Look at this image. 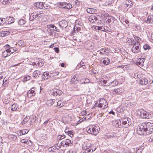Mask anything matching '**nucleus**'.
<instances>
[{
    "mask_svg": "<svg viewBox=\"0 0 153 153\" xmlns=\"http://www.w3.org/2000/svg\"><path fill=\"white\" fill-rule=\"evenodd\" d=\"M25 21L24 19H20L18 22L19 25H23L25 24Z\"/></svg>",
    "mask_w": 153,
    "mask_h": 153,
    "instance_id": "f704fd0d",
    "label": "nucleus"
},
{
    "mask_svg": "<svg viewBox=\"0 0 153 153\" xmlns=\"http://www.w3.org/2000/svg\"><path fill=\"white\" fill-rule=\"evenodd\" d=\"M121 120L122 123L124 125L127 124L128 126H129L131 124V122L130 121L131 120L129 118H123Z\"/></svg>",
    "mask_w": 153,
    "mask_h": 153,
    "instance_id": "f8f14e48",
    "label": "nucleus"
},
{
    "mask_svg": "<svg viewBox=\"0 0 153 153\" xmlns=\"http://www.w3.org/2000/svg\"><path fill=\"white\" fill-rule=\"evenodd\" d=\"M17 106L16 105L14 104L12 105L11 107V110L13 111H16L17 110Z\"/></svg>",
    "mask_w": 153,
    "mask_h": 153,
    "instance_id": "72a5a7b5",
    "label": "nucleus"
},
{
    "mask_svg": "<svg viewBox=\"0 0 153 153\" xmlns=\"http://www.w3.org/2000/svg\"><path fill=\"white\" fill-rule=\"evenodd\" d=\"M46 4L42 2H38L35 3L34 6L36 7L41 9H47V8L45 7Z\"/></svg>",
    "mask_w": 153,
    "mask_h": 153,
    "instance_id": "1a4fd4ad",
    "label": "nucleus"
},
{
    "mask_svg": "<svg viewBox=\"0 0 153 153\" xmlns=\"http://www.w3.org/2000/svg\"><path fill=\"white\" fill-rule=\"evenodd\" d=\"M148 82V80L146 78H142L140 80V83L142 85H146L147 84Z\"/></svg>",
    "mask_w": 153,
    "mask_h": 153,
    "instance_id": "6ab92c4d",
    "label": "nucleus"
},
{
    "mask_svg": "<svg viewBox=\"0 0 153 153\" xmlns=\"http://www.w3.org/2000/svg\"><path fill=\"white\" fill-rule=\"evenodd\" d=\"M102 60V63L106 65H108L110 62V59L108 58H103Z\"/></svg>",
    "mask_w": 153,
    "mask_h": 153,
    "instance_id": "aec40b11",
    "label": "nucleus"
},
{
    "mask_svg": "<svg viewBox=\"0 0 153 153\" xmlns=\"http://www.w3.org/2000/svg\"><path fill=\"white\" fill-rule=\"evenodd\" d=\"M85 63H84V62L81 63V62L80 64H78V66H80V67H82L83 68H84V67H83V66H85Z\"/></svg>",
    "mask_w": 153,
    "mask_h": 153,
    "instance_id": "864d4df0",
    "label": "nucleus"
},
{
    "mask_svg": "<svg viewBox=\"0 0 153 153\" xmlns=\"http://www.w3.org/2000/svg\"><path fill=\"white\" fill-rule=\"evenodd\" d=\"M11 55V53L9 52L8 49H6L2 52V56L4 58H6Z\"/></svg>",
    "mask_w": 153,
    "mask_h": 153,
    "instance_id": "4468645a",
    "label": "nucleus"
},
{
    "mask_svg": "<svg viewBox=\"0 0 153 153\" xmlns=\"http://www.w3.org/2000/svg\"><path fill=\"white\" fill-rule=\"evenodd\" d=\"M126 7H128V8H127L128 9L132 6V4L131 1H127L126 3Z\"/></svg>",
    "mask_w": 153,
    "mask_h": 153,
    "instance_id": "473e14b6",
    "label": "nucleus"
},
{
    "mask_svg": "<svg viewBox=\"0 0 153 153\" xmlns=\"http://www.w3.org/2000/svg\"><path fill=\"white\" fill-rule=\"evenodd\" d=\"M72 7V5L71 4L69 3H67L66 4V7L65 9H70Z\"/></svg>",
    "mask_w": 153,
    "mask_h": 153,
    "instance_id": "a18cd8bd",
    "label": "nucleus"
},
{
    "mask_svg": "<svg viewBox=\"0 0 153 153\" xmlns=\"http://www.w3.org/2000/svg\"><path fill=\"white\" fill-rule=\"evenodd\" d=\"M29 119H28V117H25L23 120L22 121L21 123L22 125H24L28 121Z\"/></svg>",
    "mask_w": 153,
    "mask_h": 153,
    "instance_id": "58836bf2",
    "label": "nucleus"
},
{
    "mask_svg": "<svg viewBox=\"0 0 153 153\" xmlns=\"http://www.w3.org/2000/svg\"><path fill=\"white\" fill-rule=\"evenodd\" d=\"M91 148V144L89 143H85L82 146V149L83 150H86Z\"/></svg>",
    "mask_w": 153,
    "mask_h": 153,
    "instance_id": "2eb2a0df",
    "label": "nucleus"
},
{
    "mask_svg": "<svg viewBox=\"0 0 153 153\" xmlns=\"http://www.w3.org/2000/svg\"><path fill=\"white\" fill-rule=\"evenodd\" d=\"M40 72L38 70L35 71L33 73V76L35 78H38L39 75H40Z\"/></svg>",
    "mask_w": 153,
    "mask_h": 153,
    "instance_id": "4be33fe9",
    "label": "nucleus"
},
{
    "mask_svg": "<svg viewBox=\"0 0 153 153\" xmlns=\"http://www.w3.org/2000/svg\"><path fill=\"white\" fill-rule=\"evenodd\" d=\"M44 16L43 12L42 11H40L37 12V13H33L30 16V19L31 21L33 20L34 19L37 18H41Z\"/></svg>",
    "mask_w": 153,
    "mask_h": 153,
    "instance_id": "20e7f679",
    "label": "nucleus"
},
{
    "mask_svg": "<svg viewBox=\"0 0 153 153\" xmlns=\"http://www.w3.org/2000/svg\"><path fill=\"white\" fill-rule=\"evenodd\" d=\"M61 145L64 147H67L68 146H71L72 144L71 140L68 139H64L60 143Z\"/></svg>",
    "mask_w": 153,
    "mask_h": 153,
    "instance_id": "0eeeda50",
    "label": "nucleus"
},
{
    "mask_svg": "<svg viewBox=\"0 0 153 153\" xmlns=\"http://www.w3.org/2000/svg\"><path fill=\"white\" fill-rule=\"evenodd\" d=\"M25 79H25L26 80H29L30 79V76H26V77L25 78Z\"/></svg>",
    "mask_w": 153,
    "mask_h": 153,
    "instance_id": "69168bd1",
    "label": "nucleus"
},
{
    "mask_svg": "<svg viewBox=\"0 0 153 153\" xmlns=\"http://www.w3.org/2000/svg\"><path fill=\"white\" fill-rule=\"evenodd\" d=\"M71 137H72L73 136V132L71 131H69V132L67 134Z\"/></svg>",
    "mask_w": 153,
    "mask_h": 153,
    "instance_id": "5fc2aeb1",
    "label": "nucleus"
},
{
    "mask_svg": "<svg viewBox=\"0 0 153 153\" xmlns=\"http://www.w3.org/2000/svg\"><path fill=\"white\" fill-rule=\"evenodd\" d=\"M4 47L5 49H10V46L8 45H6L4 46Z\"/></svg>",
    "mask_w": 153,
    "mask_h": 153,
    "instance_id": "4d7b16f0",
    "label": "nucleus"
},
{
    "mask_svg": "<svg viewBox=\"0 0 153 153\" xmlns=\"http://www.w3.org/2000/svg\"><path fill=\"white\" fill-rule=\"evenodd\" d=\"M35 90V88H33L27 92V96L29 98H31L35 95L36 92Z\"/></svg>",
    "mask_w": 153,
    "mask_h": 153,
    "instance_id": "9d476101",
    "label": "nucleus"
},
{
    "mask_svg": "<svg viewBox=\"0 0 153 153\" xmlns=\"http://www.w3.org/2000/svg\"><path fill=\"white\" fill-rule=\"evenodd\" d=\"M83 81L82 82L81 84H85L86 83H88L89 82V80L88 79H82Z\"/></svg>",
    "mask_w": 153,
    "mask_h": 153,
    "instance_id": "e433bc0d",
    "label": "nucleus"
},
{
    "mask_svg": "<svg viewBox=\"0 0 153 153\" xmlns=\"http://www.w3.org/2000/svg\"><path fill=\"white\" fill-rule=\"evenodd\" d=\"M10 33V32L8 31H3L1 33V36L2 37L8 35Z\"/></svg>",
    "mask_w": 153,
    "mask_h": 153,
    "instance_id": "393cba45",
    "label": "nucleus"
},
{
    "mask_svg": "<svg viewBox=\"0 0 153 153\" xmlns=\"http://www.w3.org/2000/svg\"><path fill=\"white\" fill-rule=\"evenodd\" d=\"M61 101H59L57 103V105L60 106V107H61L63 105L62 104H61Z\"/></svg>",
    "mask_w": 153,
    "mask_h": 153,
    "instance_id": "6e6d98bb",
    "label": "nucleus"
},
{
    "mask_svg": "<svg viewBox=\"0 0 153 153\" xmlns=\"http://www.w3.org/2000/svg\"><path fill=\"white\" fill-rule=\"evenodd\" d=\"M91 148H90L88 149L85 150L84 152L83 153H91Z\"/></svg>",
    "mask_w": 153,
    "mask_h": 153,
    "instance_id": "c03bdc74",
    "label": "nucleus"
},
{
    "mask_svg": "<svg viewBox=\"0 0 153 153\" xmlns=\"http://www.w3.org/2000/svg\"><path fill=\"white\" fill-rule=\"evenodd\" d=\"M5 19L0 18V25H2L5 22Z\"/></svg>",
    "mask_w": 153,
    "mask_h": 153,
    "instance_id": "ea45409f",
    "label": "nucleus"
},
{
    "mask_svg": "<svg viewBox=\"0 0 153 153\" xmlns=\"http://www.w3.org/2000/svg\"><path fill=\"white\" fill-rule=\"evenodd\" d=\"M75 4H76V5H79V2L77 0H75L74 1Z\"/></svg>",
    "mask_w": 153,
    "mask_h": 153,
    "instance_id": "e2e57ef3",
    "label": "nucleus"
},
{
    "mask_svg": "<svg viewBox=\"0 0 153 153\" xmlns=\"http://www.w3.org/2000/svg\"><path fill=\"white\" fill-rule=\"evenodd\" d=\"M138 74L137 73H135L134 74V77L135 78H137L138 77Z\"/></svg>",
    "mask_w": 153,
    "mask_h": 153,
    "instance_id": "0e129e2a",
    "label": "nucleus"
},
{
    "mask_svg": "<svg viewBox=\"0 0 153 153\" xmlns=\"http://www.w3.org/2000/svg\"><path fill=\"white\" fill-rule=\"evenodd\" d=\"M113 125L116 127H119V122L118 120H115L113 122Z\"/></svg>",
    "mask_w": 153,
    "mask_h": 153,
    "instance_id": "2f4dec72",
    "label": "nucleus"
},
{
    "mask_svg": "<svg viewBox=\"0 0 153 153\" xmlns=\"http://www.w3.org/2000/svg\"><path fill=\"white\" fill-rule=\"evenodd\" d=\"M55 51L56 52L58 53L59 52V49L58 48H54Z\"/></svg>",
    "mask_w": 153,
    "mask_h": 153,
    "instance_id": "338daca9",
    "label": "nucleus"
},
{
    "mask_svg": "<svg viewBox=\"0 0 153 153\" xmlns=\"http://www.w3.org/2000/svg\"><path fill=\"white\" fill-rule=\"evenodd\" d=\"M42 78L44 80H46L48 78V77H51V75L47 72H44L42 76Z\"/></svg>",
    "mask_w": 153,
    "mask_h": 153,
    "instance_id": "dca6fc26",
    "label": "nucleus"
},
{
    "mask_svg": "<svg viewBox=\"0 0 153 153\" xmlns=\"http://www.w3.org/2000/svg\"><path fill=\"white\" fill-rule=\"evenodd\" d=\"M21 142L22 143H26L27 144H29V145H31L32 144L31 141L29 140H27V141H26L25 139H22L21 140Z\"/></svg>",
    "mask_w": 153,
    "mask_h": 153,
    "instance_id": "b1692460",
    "label": "nucleus"
},
{
    "mask_svg": "<svg viewBox=\"0 0 153 153\" xmlns=\"http://www.w3.org/2000/svg\"><path fill=\"white\" fill-rule=\"evenodd\" d=\"M78 81V79L76 78L75 75L74 77L71 79V82L72 84L75 85L77 83Z\"/></svg>",
    "mask_w": 153,
    "mask_h": 153,
    "instance_id": "a211bd4d",
    "label": "nucleus"
},
{
    "mask_svg": "<svg viewBox=\"0 0 153 153\" xmlns=\"http://www.w3.org/2000/svg\"><path fill=\"white\" fill-rule=\"evenodd\" d=\"M8 51L9 52L11 53V54L15 52L16 50H14L13 47H11L10 48V49H8Z\"/></svg>",
    "mask_w": 153,
    "mask_h": 153,
    "instance_id": "de8ad7c7",
    "label": "nucleus"
},
{
    "mask_svg": "<svg viewBox=\"0 0 153 153\" xmlns=\"http://www.w3.org/2000/svg\"><path fill=\"white\" fill-rule=\"evenodd\" d=\"M2 141H3V140H2V139L1 138V137H0V144H1V145L0 144V145H1L2 146H3V142H2Z\"/></svg>",
    "mask_w": 153,
    "mask_h": 153,
    "instance_id": "052dcab7",
    "label": "nucleus"
},
{
    "mask_svg": "<svg viewBox=\"0 0 153 153\" xmlns=\"http://www.w3.org/2000/svg\"><path fill=\"white\" fill-rule=\"evenodd\" d=\"M11 137L13 139L16 140L17 138V137L15 135H11Z\"/></svg>",
    "mask_w": 153,
    "mask_h": 153,
    "instance_id": "bf43d9fd",
    "label": "nucleus"
},
{
    "mask_svg": "<svg viewBox=\"0 0 153 153\" xmlns=\"http://www.w3.org/2000/svg\"><path fill=\"white\" fill-rule=\"evenodd\" d=\"M103 82L104 84H106V85L112 87L116 86L118 84V82L116 80L111 81L109 80H103Z\"/></svg>",
    "mask_w": 153,
    "mask_h": 153,
    "instance_id": "423d86ee",
    "label": "nucleus"
},
{
    "mask_svg": "<svg viewBox=\"0 0 153 153\" xmlns=\"http://www.w3.org/2000/svg\"><path fill=\"white\" fill-rule=\"evenodd\" d=\"M37 65L39 66H42L43 65L44 63L42 59L39 60V61H36Z\"/></svg>",
    "mask_w": 153,
    "mask_h": 153,
    "instance_id": "c756f323",
    "label": "nucleus"
},
{
    "mask_svg": "<svg viewBox=\"0 0 153 153\" xmlns=\"http://www.w3.org/2000/svg\"><path fill=\"white\" fill-rule=\"evenodd\" d=\"M143 48L145 50L149 49L151 48L147 44L143 46Z\"/></svg>",
    "mask_w": 153,
    "mask_h": 153,
    "instance_id": "79ce46f5",
    "label": "nucleus"
},
{
    "mask_svg": "<svg viewBox=\"0 0 153 153\" xmlns=\"http://www.w3.org/2000/svg\"><path fill=\"white\" fill-rule=\"evenodd\" d=\"M67 3L65 2H62V3H61L60 5L62 6V7H63L64 8H65L66 7V4H67Z\"/></svg>",
    "mask_w": 153,
    "mask_h": 153,
    "instance_id": "09e8293b",
    "label": "nucleus"
},
{
    "mask_svg": "<svg viewBox=\"0 0 153 153\" xmlns=\"http://www.w3.org/2000/svg\"><path fill=\"white\" fill-rule=\"evenodd\" d=\"M90 22L91 23H95L97 24L98 22V19L96 16L94 15H91L88 18Z\"/></svg>",
    "mask_w": 153,
    "mask_h": 153,
    "instance_id": "6e6552de",
    "label": "nucleus"
},
{
    "mask_svg": "<svg viewBox=\"0 0 153 153\" xmlns=\"http://www.w3.org/2000/svg\"><path fill=\"white\" fill-rule=\"evenodd\" d=\"M113 3L112 1L108 0L105 3V5L107 6L108 5H111Z\"/></svg>",
    "mask_w": 153,
    "mask_h": 153,
    "instance_id": "c9c22d12",
    "label": "nucleus"
},
{
    "mask_svg": "<svg viewBox=\"0 0 153 153\" xmlns=\"http://www.w3.org/2000/svg\"><path fill=\"white\" fill-rule=\"evenodd\" d=\"M21 47H24L25 46V44L24 42L23 41L20 40L18 41V42L17 43Z\"/></svg>",
    "mask_w": 153,
    "mask_h": 153,
    "instance_id": "bb28decb",
    "label": "nucleus"
},
{
    "mask_svg": "<svg viewBox=\"0 0 153 153\" xmlns=\"http://www.w3.org/2000/svg\"><path fill=\"white\" fill-rule=\"evenodd\" d=\"M66 23L67 22L65 20H62L60 22L59 24L61 26H62V27H63L67 26Z\"/></svg>",
    "mask_w": 153,
    "mask_h": 153,
    "instance_id": "a878e982",
    "label": "nucleus"
},
{
    "mask_svg": "<svg viewBox=\"0 0 153 153\" xmlns=\"http://www.w3.org/2000/svg\"><path fill=\"white\" fill-rule=\"evenodd\" d=\"M134 37L135 39L137 40V42H138V41L139 40V38L137 36H135V35L134 36Z\"/></svg>",
    "mask_w": 153,
    "mask_h": 153,
    "instance_id": "680f3d73",
    "label": "nucleus"
},
{
    "mask_svg": "<svg viewBox=\"0 0 153 153\" xmlns=\"http://www.w3.org/2000/svg\"><path fill=\"white\" fill-rule=\"evenodd\" d=\"M114 91L115 93L117 94H120V93H121L122 91L119 88L114 89Z\"/></svg>",
    "mask_w": 153,
    "mask_h": 153,
    "instance_id": "37998d69",
    "label": "nucleus"
},
{
    "mask_svg": "<svg viewBox=\"0 0 153 153\" xmlns=\"http://www.w3.org/2000/svg\"><path fill=\"white\" fill-rule=\"evenodd\" d=\"M96 29H97L101 30L102 31H104L105 30V27L102 26H97L96 27Z\"/></svg>",
    "mask_w": 153,
    "mask_h": 153,
    "instance_id": "a19ab883",
    "label": "nucleus"
},
{
    "mask_svg": "<svg viewBox=\"0 0 153 153\" xmlns=\"http://www.w3.org/2000/svg\"><path fill=\"white\" fill-rule=\"evenodd\" d=\"M62 93V92L59 89H55L51 93V95L54 96H60Z\"/></svg>",
    "mask_w": 153,
    "mask_h": 153,
    "instance_id": "9b49d317",
    "label": "nucleus"
},
{
    "mask_svg": "<svg viewBox=\"0 0 153 153\" xmlns=\"http://www.w3.org/2000/svg\"><path fill=\"white\" fill-rule=\"evenodd\" d=\"M7 79H5V78H4V79H3V85H4V86H5H5H6V85H7V84H4V83L5 82H7Z\"/></svg>",
    "mask_w": 153,
    "mask_h": 153,
    "instance_id": "13d9d810",
    "label": "nucleus"
},
{
    "mask_svg": "<svg viewBox=\"0 0 153 153\" xmlns=\"http://www.w3.org/2000/svg\"><path fill=\"white\" fill-rule=\"evenodd\" d=\"M53 30H56L57 32H59V29H58L57 28V27H55L53 29Z\"/></svg>",
    "mask_w": 153,
    "mask_h": 153,
    "instance_id": "774afa93",
    "label": "nucleus"
},
{
    "mask_svg": "<svg viewBox=\"0 0 153 153\" xmlns=\"http://www.w3.org/2000/svg\"><path fill=\"white\" fill-rule=\"evenodd\" d=\"M145 59L144 58H142L140 59H139L138 60L140 61L141 63L143 64L144 62L145 61Z\"/></svg>",
    "mask_w": 153,
    "mask_h": 153,
    "instance_id": "3c124183",
    "label": "nucleus"
},
{
    "mask_svg": "<svg viewBox=\"0 0 153 153\" xmlns=\"http://www.w3.org/2000/svg\"><path fill=\"white\" fill-rule=\"evenodd\" d=\"M15 19L12 17H9L8 19V24H11L14 22Z\"/></svg>",
    "mask_w": 153,
    "mask_h": 153,
    "instance_id": "c85d7f7f",
    "label": "nucleus"
},
{
    "mask_svg": "<svg viewBox=\"0 0 153 153\" xmlns=\"http://www.w3.org/2000/svg\"><path fill=\"white\" fill-rule=\"evenodd\" d=\"M97 11L95 9L93 8H89L87 9V12L90 13H94L96 12Z\"/></svg>",
    "mask_w": 153,
    "mask_h": 153,
    "instance_id": "5701e85b",
    "label": "nucleus"
},
{
    "mask_svg": "<svg viewBox=\"0 0 153 153\" xmlns=\"http://www.w3.org/2000/svg\"><path fill=\"white\" fill-rule=\"evenodd\" d=\"M102 101L103 102V105H104V106L103 107V109L105 108H107L108 107V103L106 101V100L104 99H100L99 100V102L100 101Z\"/></svg>",
    "mask_w": 153,
    "mask_h": 153,
    "instance_id": "412c9836",
    "label": "nucleus"
},
{
    "mask_svg": "<svg viewBox=\"0 0 153 153\" xmlns=\"http://www.w3.org/2000/svg\"><path fill=\"white\" fill-rule=\"evenodd\" d=\"M65 137V136L64 135H59L58 136L57 139L58 140H61L64 139Z\"/></svg>",
    "mask_w": 153,
    "mask_h": 153,
    "instance_id": "4c0bfd02",
    "label": "nucleus"
},
{
    "mask_svg": "<svg viewBox=\"0 0 153 153\" xmlns=\"http://www.w3.org/2000/svg\"><path fill=\"white\" fill-rule=\"evenodd\" d=\"M54 99H51L48 100L46 103V104L48 106H51L55 102Z\"/></svg>",
    "mask_w": 153,
    "mask_h": 153,
    "instance_id": "f3484780",
    "label": "nucleus"
},
{
    "mask_svg": "<svg viewBox=\"0 0 153 153\" xmlns=\"http://www.w3.org/2000/svg\"><path fill=\"white\" fill-rule=\"evenodd\" d=\"M100 53L102 54H106L108 53L106 52V50L105 49H102L100 50Z\"/></svg>",
    "mask_w": 153,
    "mask_h": 153,
    "instance_id": "49530a36",
    "label": "nucleus"
},
{
    "mask_svg": "<svg viewBox=\"0 0 153 153\" xmlns=\"http://www.w3.org/2000/svg\"><path fill=\"white\" fill-rule=\"evenodd\" d=\"M99 130V127L97 125H91L86 128V130L88 133L94 135L97 134Z\"/></svg>",
    "mask_w": 153,
    "mask_h": 153,
    "instance_id": "7ed1b4c3",
    "label": "nucleus"
},
{
    "mask_svg": "<svg viewBox=\"0 0 153 153\" xmlns=\"http://www.w3.org/2000/svg\"><path fill=\"white\" fill-rule=\"evenodd\" d=\"M116 21V20L114 17H108V19L106 21V22L109 23V25H111V24L114 23V22Z\"/></svg>",
    "mask_w": 153,
    "mask_h": 153,
    "instance_id": "ddd939ff",
    "label": "nucleus"
},
{
    "mask_svg": "<svg viewBox=\"0 0 153 153\" xmlns=\"http://www.w3.org/2000/svg\"><path fill=\"white\" fill-rule=\"evenodd\" d=\"M136 65L140 66H143V64L141 63L140 61H137L136 63Z\"/></svg>",
    "mask_w": 153,
    "mask_h": 153,
    "instance_id": "8fccbe9b",
    "label": "nucleus"
},
{
    "mask_svg": "<svg viewBox=\"0 0 153 153\" xmlns=\"http://www.w3.org/2000/svg\"><path fill=\"white\" fill-rule=\"evenodd\" d=\"M137 131L140 135L149 134L153 132V123L149 122L143 123L137 128Z\"/></svg>",
    "mask_w": 153,
    "mask_h": 153,
    "instance_id": "f257e3e1",
    "label": "nucleus"
},
{
    "mask_svg": "<svg viewBox=\"0 0 153 153\" xmlns=\"http://www.w3.org/2000/svg\"><path fill=\"white\" fill-rule=\"evenodd\" d=\"M132 45H133V46L131 49L132 52L134 53H137L139 52L140 51V44L138 42L133 43Z\"/></svg>",
    "mask_w": 153,
    "mask_h": 153,
    "instance_id": "39448f33",
    "label": "nucleus"
},
{
    "mask_svg": "<svg viewBox=\"0 0 153 153\" xmlns=\"http://www.w3.org/2000/svg\"><path fill=\"white\" fill-rule=\"evenodd\" d=\"M153 19V16H152V17L151 16H148L146 20L147 23L149 22L151 23V22L152 21Z\"/></svg>",
    "mask_w": 153,
    "mask_h": 153,
    "instance_id": "7c9ffc66",
    "label": "nucleus"
},
{
    "mask_svg": "<svg viewBox=\"0 0 153 153\" xmlns=\"http://www.w3.org/2000/svg\"><path fill=\"white\" fill-rule=\"evenodd\" d=\"M29 132L28 130L27 129H23L20 131V133L22 134H20V135L25 134Z\"/></svg>",
    "mask_w": 153,
    "mask_h": 153,
    "instance_id": "cd10ccee",
    "label": "nucleus"
},
{
    "mask_svg": "<svg viewBox=\"0 0 153 153\" xmlns=\"http://www.w3.org/2000/svg\"><path fill=\"white\" fill-rule=\"evenodd\" d=\"M136 113L138 116L142 118L149 119L152 117V114L142 109L137 110Z\"/></svg>",
    "mask_w": 153,
    "mask_h": 153,
    "instance_id": "f03ea898",
    "label": "nucleus"
},
{
    "mask_svg": "<svg viewBox=\"0 0 153 153\" xmlns=\"http://www.w3.org/2000/svg\"><path fill=\"white\" fill-rule=\"evenodd\" d=\"M59 72L58 71H54L53 73H52L51 74H53V76H56L59 75Z\"/></svg>",
    "mask_w": 153,
    "mask_h": 153,
    "instance_id": "603ef678",
    "label": "nucleus"
}]
</instances>
